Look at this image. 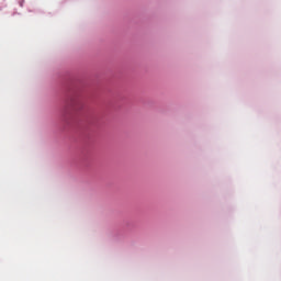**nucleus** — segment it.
<instances>
[{"label": "nucleus", "instance_id": "f257e3e1", "mask_svg": "<svg viewBox=\"0 0 281 281\" xmlns=\"http://www.w3.org/2000/svg\"><path fill=\"white\" fill-rule=\"evenodd\" d=\"M65 104L66 113H69L70 111L82 113V111H85V102L82 101V97L71 90H67L66 92Z\"/></svg>", "mask_w": 281, "mask_h": 281}, {"label": "nucleus", "instance_id": "f03ea898", "mask_svg": "<svg viewBox=\"0 0 281 281\" xmlns=\"http://www.w3.org/2000/svg\"><path fill=\"white\" fill-rule=\"evenodd\" d=\"M78 123H79V124H82V119H79V120H78Z\"/></svg>", "mask_w": 281, "mask_h": 281}]
</instances>
